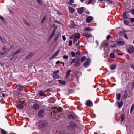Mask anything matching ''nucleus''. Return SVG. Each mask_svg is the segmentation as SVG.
I'll return each instance as SVG.
<instances>
[{
	"mask_svg": "<svg viewBox=\"0 0 134 134\" xmlns=\"http://www.w3.org/2000/svg\"><path fill=\"white\" fill-rule=\"evenodd\" d=\"M53 78L54 79H56L57 78H59V75L55 74H53Z\"/></svg>",
	"mask_w": 134,
	"mask_h": 134,
	"instance_id": "393cba45",
	"label": "nucleus"
},
{
	"mask_svg": "<svg viewBox=\"0 0 134 134\" xmlns=\"http://www.w3.org/2000/svg\"><path fill=\"white\" fill-rule=\"evenodd\" d=\"M23 103L21 102L20 104H18L16 105V107L18 108L22 109L24 108L23 105Z\"/></svg>",
	"mask_w": 134,
	"mask_h": 134,
	"instance_id": "f3484780",
	"label": "nucleus"
},
{
	"mask_svg": "<svg viewBox=\"0 0 134 134\" xmlns=\"http://www.w3.org/2000/svg\"><path fill=\"white\" fill-rule=\"evenodd\" d=\"M1 40L2 42L3 43H6L5 40L3 38H2V39H1Z\"/></svg>",
	"mask_w": 134,
	"mask_h": 134,
	"instance_id": "de8ad7c7",
	"label": "nucleus"
},
{
	"mask_svg": "<svg viewBox=\"0 0 134 134\" xmlns=\"http://www.w3.org/2000/svg\"><path fill=\"white\" fill-rule=\"evenodd\" d=\"M76 59L75 58H73L72 59V61L70 62L71 65H72L76 61Z\"/></svg>",
	"mask_w": 134,
	"mask_h": 134,
	"instance_id": "e433bc0d",
	"label": "nucleus"
},
{
	"mask_svg": "<svg viewBox=\"0 0 134 134\" xmlns=\"http://www.w3.org/2000/svg\"><path fill=\"white\" fill-rule=\"evenodd\" d=\"M121 122L123 121L124 120L123 115H121Z\"/></svg>",
	"mask_w": 134,
	"mask_h": 134,
	"instance_id": "c03bdc74",
	"label": "nucleus"
},
{
	"mask_svg": "<svg viewBox=\"0 0 134 134\" xmlns=\"http://www.w3.org/2000/svg\"><path fill=\"white\" fill-rule=\"evenodd\" d=\"M108 2L110 3L113 4L115 2V0H107Z\"/></svg>",
	"mask_w": 134,
	"mask_h": 134,
	"instance_id": "bb28decb",
	"label": "nucleus"
},
{
	"mask_svg": "<svg viewBox=\"0 0 134 134\" xmlns=\"http://www.w3.org/2000/svg\"><path fill=\"white\" fill-rule=\"evenodd\" d=\"M92 30V29L90 27H86L84 29V31H91Z\"/></svg>",
	"mask_w": 134,
	"mask_h": 134,
	"instance_id": "c85d7f7f",
	"label": "nucleus"
},
{
	"mask_svg": "<svg viewBox=\"0 0 134 134\" xmlns=\"http://www.w3.org/2000/svg\"><path fill=\"white\" fill-rule=\"evenodd\" d=\"M68 117L69 119H71L72 118V119H74V117L72 115H68Z\"/></svg>",
	"mask_w": 134,
	"mask_h": 134,
	"instance_id": "c9c22d12",
	"label": "nucleus"
},
{
	"mask_svg": "<svg viewBox=\"0 0 134 134\" xmlns=\"http://www.w3.org/2000/svg\"><path fill=\"white\" fill-rule=\"evenodd\" d=\"M69 12L71 13H74L75 11V9L71 7H69Z\"/></svg>",
	"mask_w": 134,
	"mask_h": 134,
	"instance_id": "6ab92c4d",
	"label": "nucleus"
},
{
	"mask_svg": "<svg viewBox=\"0 0 134 134\" xmlns=\"http://www.w3.org/2000/svg\"><path fill=\"white\" fill-rule=\"evenodd\" d=\"M69 46H71L72 45V41L71 40H70L69 41Z\"/></svg>",
	"mask_w": 134,
	"mask_h": 134,
	"instance_id": "3c124183",
	"label": "nucleus"
},
{
	"mask_svg": "<svg viewBox=\"0 0 134 134\" xmlns=\"http://www.w3.org/2000/svg\"><path fill=\"white\" fill-rule=\"evenodd\" d=\"M59 70H57L54 71L53 72V74H57L59 72Z\"/></svg>",
	"mask_w": 134,
	"mask_h": 134,
	"instance_id": "09e8293b",
	"label": "nucleus"
},
{
	"mask_svg": "<svg viewBox=\"0 0 134 134\" xmlns=\"http://www.w3.org/2000/svg\"><path fill=\"white\" fill-rule=\"evenodd\" d=\"M116 65L113 64L110 66L111 69V70H113L115 69Z\"/></svg>",
	"mask_w": 134,
	"mask_h": 134,
	"instance_id": "cd10ccee",
	"label": "nucleus"
},
{
	"mask_svg": "<svg viewBox=\"0 0 134 134\" xmlns=\"http://www.w3.org/2000/svg\"><path fill=\"white\" fill-rule=\"evenodd\" d=\"M48 124V122L45 120L40 121L38 123V126L41 128H43L46 127Z\"/></svg>",
	"mask_w": 134,
	"mask_h": 134,
	"instance_id": "f257e3e1",
	"label": "nucleus"
},
{
	"mask_svg": "<svg viewBox=\"0 0 134 134\" xmlns=\"http://www.w3.org/2000/svg\"><path fill=\"white\" fill-rule=\"evenodd\" d=\"M93 18L91 16L87 17L86 19V20L88 23L91 22L93 20Z\"/></svg>",
	"mask_w": 134,
	"mask_h": 134,
	"instance_id": "6e6552de",
	"label": "nucleus"
},
{
	"mask_svg": "<svg viewBox=\"0 0 134 134\" xmlns=\"http://www.w3.org/2000/svg\"><path fill=\"white\" fill-rule=\"evenodd\" d=\"M59 83L63 85H65L66 83V81L64 80H59Z\"/></svg>",
	"mask_w": 134,
	"mask_h": 134,
	"instance_id": "a878e982",
	"label": "nucleus"
},
{
	"mask_svg": "<svg viewBox=\"0 0 134 134\" xmlns=\"http://www.w3.org/2000/svg\"><path fill=\"white\" fill-rule=\"evenodd\" d=\"M110 56L111 58H115V54L112 53L110 54Z\"/></svg>",
	"mask_w": 134,
	"mask_h": 134,
	"instance_id": "c756f323",
	"label": "nucleus"
},
{
	"mask_svg": "<svg viewBox=\"0 0 134 134\" xmlns=\"http://www.w3.org/2000/svg\"><path fill=\"white\" fill-rule=\"evenodd\" d=\"M112 37L111 36L109 35H108L107 37V39L108 40H109L110 38Z\"/></svg>",
	"mask_w": 134,
	"mask_h": 134,
	"instance_id": "49530a36",
	"label": "nucleus"
},
{
	"mask_svg": "<svg viewBox=\"0 0 134 134\" xmlns=\"http://www.w3.org/2000/svg\"><path fill=\"white\" fill-rule=\"evenodd\" d=\"M124 23L125 25H128L129 24V21L126 20H124Z\"/></svg>",
	"mask_w": 134,
	"mask_h": 134,
	"instance_id": "58836bf2",
	"label": "nucleus"
},
{
	"mask_svg": "<svg viewBox=\"0 0 134 134\" xmlns=\"http://www.w3.org/2000/svg\"><path fill=\"white\" fill-rule=\"evenodd\" d=\"M121 97V95L119 93L116 95V98L118 100H119L120 99V97Z\"/></svg>",
	"mask_w": 134,
	"mask_h": 134,
	"instance_id": "2f4dec72",
	"label": "nucleus"
},
{
	"mask_svg": "<svg viewBox=\"0 0 134 134\" xmlns=\"http://www.w3.org/2000/svg\"><path fill=\"white\" fill-rule=\"evenodd\" d=\"M130 19H131V21L132 23L134 22V18H130Z\"/></svg>",
	"mask_w": 134,
	"mask_h": 134,
	"instance_id": "603ef678",
	"label": "nucleus"
},
{
	"mask_svg": "<svg viewBox=\"0 0 134 134\" xmlns=\"http://www.w3.org/2000/svg\"><path fill=\"white\" fill-rule=\"evenodd\" d=\"M86 59V57L83 56L81 58V61L82 62H83L85 61V60Z\"/></svg>",
	"mask_w": 134,
	"mask_h": 134,
	"instance_id": "4c0bfd02",
	"label": "nucleus"
},
{
	"mask_svg": "<svg viewBox=\"0 0 134 134\" xmlns=\"http://www.w3.org/2000/svg\"><path fill=\"white\" fill-rule=\"evenodd\" d=\"M72 39H73V40L74 41L73 43L74 44H75V43L77 41V38H73Z\"/></svg>",
	"mask_w": 134,
	"mask_h": 134,
	"instance_id": "ea45409f",
	"label": "nucleus"
},
{
	"mask_svg": "<svg viewBox=\"0 0 134 134\" xmlns=\"http://www.w3.org/2000/svg\"><path fill=\"white\" fill-rule=\"evenodd\" d=\"M134 109V105L133 104L131 108V112H132Z\"/></svg>",
	"mask_w": 134,
	"mask_h": 134,
	"instance_id": "a19ab883",
	"label": "nucleus"
},
{
	"mask_svg": "<svg viewBox=\"0 0 134 134\" xmlns=\"http://www.w3.org/2000/svg\"><path fill=\"white\" fill-rule=\"evenodd\" d=\"M63 59H67L68 58V56L66 55H64L63 56Z\"/></svg>",
	"mask_w": 134,
	"mask_h": 134,
	"instance_id": "a18cd8bd",
	"label": "nucleus"
},
{
	"mask_svg": "<svg viewBox=\"0 0 134 134\" xmlns=\"http://www.w3.org/2000/svg\"><path fill=\"white\" fill-rule=\"evenodd\" d=\"M44 111L43 110H40L38 113V116L39 117H42L43 116Z\"/></svg>",
	"mask_w": 134,
	"mask_h": 134,
	"instance_id": "ddd939ff",
	"label": "nucleus"
},
{
	"mask_svg": "<svg viewBox=\"0 0 134 134\" xmlns=\"http://www.w3.org/2000/svg\"><path fill=\"white\" fill-rule=\"evenodd\" d=\"M33 66V64H32V63H30V64H29L28 65V66L29 67H31L32 66Z\"/></svg>",
	"mask_w": 134,
	"mask_h": 134,
	"instance_id": "0e129e2a",
	"label": "nucleus"
},
{
	"mask_svg": "<svg viewBox=\"0 0 134 134\" xmlns=\"http://www.w3.org/2000/svg\"><path fill=\"white\" fill-rule=\"evenodd\" d=\"M18 90L19 91H23V90L24 86L20 85H19L18 86Z\"/></svg>",
	"mask_w": 134,
	"mask_h": 134,
	"instance_id": "4be33fe9",
	"label": "nucleus"
},
{
	"mask_svg": "<svg viewBox=\"0 0 134 134\" xmlns=\"http://www.w3.org/2000/svg\"><path fill=\"white\" fill-rule=\"evenodd\" d=\"M127 13L126 12H124L123 15V17L125 19H127L129 18L127 16Z\"/></svg>",
	"mask_w": 134,
	"mask_h": 134,
	"instance_id": "5701e85b",
	"label": "nucleus"
},
{
	"mask_svg": "<svg viewBox=\"0 0 134 134\" xmlns=\"http://www.w3.org/2000/svg\"><path fill=\"white\" fill-rule=\"evenodd\" d=\"M1 133L2 134H6L7 133L6 131L4 129H1Z\"/></svg>",
	"mask_w": 134,
	"mask_h": 134,
	"instance_id": "7c9ffc66",
	"label": "nucleus"
},
{
	"mask_svg": "<svg viewBox=\"0 0 134 134\" xmlns=\"http://www.w3.org/2000/svg\"><path fill=\"white\" fill-rule=\"evenodd\" d=\"M60 51V49H59L52 56L51 58L52 59H53L58 54Z\"/></svg>",
	"mask_w": 134,
	"mask_h": 134,
	"instance_id": "a211bd4d",
	"label": "nucleus"
},
{
	"mask_svg": "<svg viewBox=\"0 0 134 134\" xmlns=\"http://www.w3.org/2000/svg\"><path fill=\"white\" fill-rule=\"evenodd\" d=\"M10 49H11V48H10V49L9 50H8V51H5V52H4V53H0V54H0V55H3L5 53H7V52L8 51H9L10 50Z\"/></svg>",
	"mask_w": 134,
	"mask_h": 134,
	"instance_id": "5fc2aeb1",
	"label": "nucleus"
},
{
	"mask_svg": "<svg viewBox=\"0 0 134 134\" xmlns=\"http://www.w3.org/2000/svg\"><path fill=\"white\" fill-rule=\"evenodd\" d=\"M117 43L121 45H124L125 43V42L123 40L118 41L117 42Z\"/></svg>",
	"mask_w": 134,
	"mask_h": 134,
	"instance_id": "412c9836",
	"label": "nucleus"
},
{
	"mask_svg": "<svg viewBox=\"0 0 134 134\" xmlns=\"http://www.w3.org/2000/svg\"><path fill=\"white\" fill-rule=\"evenodd\" d=\"M39 94L41 96H44L45 95L44 92L42 91H40L39 92Z\"/></svg>",
	"mask_w": 134,
	"mask_h": 134,
	"instance_id": "f704fd0d",
	"label": "nucleus"
},
{
	"mask_svg": "<svg viewBox=\"0 0 134 134\" xmlns=\"http://www.w3.org/2000/svg\"><path fill=\"white\" fill-rule=\"evenodd\" d=\"M80 37V35L79 34L75 33L72 36L70 37V38L72 39L73 38L79 39Z\"/></svg>",
	"mask_w": 134,
	"mask_h": 134,
	"instance_id": "20e7f679",
	"label": "nucleus"
},
{
	"mask_svg": "<svg viewBox=\"0 0 134 134\" xmlns=\"http://www.w3.org/2000/svg\"><path fill=\"white\" fill-rule=\"evenodd\" d=\"M20 52V50L19 49H18L16 51H15V52L13 53L12 54V55H14L16 54H17L19 52Z\"/></svg>",
	"mask_w": 134,
	"mask_h": 134,
	"instance_id": "72a5a7b5",
	"label": "nucleus"
},
{
	"mask_svg": "<svg viewBox=\"0 0 134 134\" xmlns=\"http://www.w3.org/2000/svg\"><path fill=\"white\" fill-rule=\"evenodd\" d=\"M33 108L34 110H37L39 109V106L38 104H35L33 106Z\"/></svg>",
	"mask_w": 134,
	"mask_h": 134,
	"instance_id": "2eb2a0df",
	"label": "nucleus"
},
{
	"mask_svg": "<svg viewBox=\"0 0 134 134\" xmlns=\"http://www.w3.org/2000/svg\"><path fill=\"white\" fill-rule=\"evenodd\" d=\"M80 65V62L79 59H77L74 63L73 66L75 67H78Z\"/></svg>",
	"mask_w": 134,
	"mask_h": 134,
	"instance_id": "423d86ee",
	"label": "nucleus"
},
{
	"mask_svg": "<svg viewBox=\"0 0 134 134\" xmlns=\"http://www.w3.org/2000/svg\"><path fill=\"white\" fill-rule=\"evenodd\" d=\"M123 102L122 101H120L119 102L118 104V106L119 108L121 107L123 105Z\"/></svg>",
	"mask_w": 134,
	"mask_h": 134,
	"instance_id": "b1692460",
	"label": "nucleus"
},
{
	"mask_svg": "<svg viewBox=\"0 0 134 134\" xmlns=\"http://www.w3.org/2000/svg\"><path fill=\"white\" fill-rule=\"evenodd\" d=\"M131 93L129 90H126L125 92L124 93L123 95V97L125 99L129 98L130 97Z\"/></svg>",
	"mask_w": 134,
	"mask_h": 134,
	"instance_id": "7ed1b4c3",
	"label": "nucleus"
},
{
	"mask_svg": "<svg viewBox=\"0 0 134 134\" xmlns=\"http://www.w3.org/2000/svg\"><path fill=\"white\" fill-rule=\"evenodd\" d=\"M46 17L45 16L44 18L41 21V23H43L44 21L46 20Z\"/></svg>",
	"mask_w": 134,
	"mask_h": 134,
	"instance_id": "8fccbe9b",
	"label": "nucleus"
},
{
	"mask_svg": "<svg viewBox=\"0 0 134 134\" xmlns=\"http://www.w3.org/2000/svg\"><path fill=\"white\" fill-rule=\"evenodd\" d=\"M52 109L54 110L53 111L54 113H55L57 111L59 112H60L62 110V108L60 107L57 108L56 107H55L54 108L52 107Z\"/></svg>",
	"mask_w": 134,
	"mask_h": 134,
	"instance_id": "39448f33",
	"label": "nucleus"
},
{
	"mask_svg": "<svg viewBox=\"0 0 134 134\" xmlns=\"http://www.w3.org/2000/svg\"><path fill=\"white\" fill-rule=\"evenodd\" d=\"M131 10V13L133 14L134 15V9H132Z\"/></svg>",
	"mask_w": 134,
	"mask_h": 134,
	"instance_id": "bf43d9fd",
	"label": "nucleus"
},
{
	"mask_svg": "<svg viewBox=\"0 0 134 134\" xmlns=\"http://www.w3.org/2000/svg\"><path fill=\"white\" fill-rule=\"evenodd\" d=\"M116 45H117V44H114L113 45H111V47L112 48L115 47L116 46Z\"/></svg>",
	"mask_w": 134,
	"mask_h": 134,
	"instance_id": "4d7b16f0",
	"label": "nucleus"
},
{
	"mask_svg": "<svg viewBox=\"0 0 134 134\" xmlns=\"http://www.w3.org/2000/svg\"><path fill=\"white\" fill-rule=\"evenodd\" d=\"M70 125L68 127V129L69 130H73L78 127V125L74 122H70Z\"/></svg>",
	"mask_w": 134,
	"mask_h": 134,
	"instance_id": "f03ea898",
	"label": "nucleus"
},
{
	"mask_svg": "<svg viewBox=\"0 0 134 134\" xmlns=\"http://www.w3.org/2000/svg\"><path fill=\"white\" fill-rule=\"evenodd\" d=\"M71 72V70H69L68 71L66 72L67 75L66 76V78H67L69 76Z\"/></svg>",
	"mask_w": 134,
	"mask_h": 134,
	"instance_id": "473e14b6",
	"label": "nucleus"
},
{
	"mask_svg": "<svg viewBox=\"0 0 134 134\" xmlns=\"http://www.w3.org/2000/svg\"><path fill=\"white\" fill-rule=\"evenodd\" d=\"M84 11V8L83 7L80 8L77 10L78 12L80 14H82Z\"/></svg>",
	"mask_w": 134,
	"mask_h": 134,
	"instance_id": "aec40b11",
	"label": "nucleus"
},
{
	"mask_svg": "<svg viewBox=\"0 0 134 134\" xmlns=\"http://www.w3.org/2000/svg\"><path fill=\"white\" fill-rule=\"evenodd\" d=\"M34 53L33 52H30L26 57V59H28L31 58L34 55Z\"/></svg>",
	"mask_w": 134,
	"mask_h": 134,
	"instance_id": "f8f14e48",
	"label": "nucleus"
},
{
	"mask_svg": "<svg viewBox=\"0 0 134 134\" xmlns=\"http://www.w3.org/2000/svg\"><path fill=\"white\" fill-rule=\"evenodd\" d=\"M62 38L64 41H65L66 40V38L65 35H63L62 36Z\"/></svg>",
	"mask_w": 134,
	"mask_h": 134,
	"instance_id": "13d9d810",
	"label": "nucleus"
},
{
	"mask_svg": "<svg viewBox=\"0 0 134 134\" xmlns=\"http://www.w3.org/2000/svg\"><path fill=\"white\" fill-rule=\"evenodd\" d=\"M124 37L126 39H128V38L127 37V34H125L124 35Z\"/></svg>",
	"mask_w": 134,
	"mask_h": 134,
	"instance_id": "680f3d73",
	"label": "nucleus"
},
{
	"mask_svg": "<svg viewBox=\"0 0 134 134\" xmlns=\"http://www.w3.org/2000/svg\"><path fill=\"white\" fill-rule=\"evenodd\" d=\"M0 19H1L2 21H3L4 20V19L3 17L0 15Z\"/></svg>",
	"mask_w": 134,
	"mask_h": 134,
	"instance_id": "052dcab7",
	"label": "nucleus"
},
{
	"mask_svg": "<svg viewBox=\"0 0 134 134\" xmlns=\"http://www.w3.org/2000/svg\"><path fill=\"white\" fill-rule=\"evenodd\" d=\"M128 51L129 53H132L134 51V48L131 46L129 47L128 49Z\"/></svg>",
	"mask_w": 134,
	"mask_h": 134,
	"instance_id": "1a4fd4ad",
	"label": "nucleus"
},
{
	"mask_svg": "<svg viewBox=\"0 0 134 134\" xmlns=\"http://www.w3.org/2000/svg\"><path fill=\"white\" fill-rule=\"evenodd\" d=\"M37 2L38 3L41 4V2L40 0H37Z\"/></svg>",
	"mask_w": 134,
	"mask_h": 134,
	"instance_id": "69168bd1",
	"label": "nucleus"
},
{
	"mask_svg": "<svg viewBox=\"0 0 134 134\" xmlns=\"http://www.w3.org/2000/svg\"><path fill=\"white\" fill-rule=\"evenodd\" d=\"M24 23L28 26H30V24L27 22L26 21L24 20Z\"/></svg>",
	"mask_w": 134,
	"mask_h": 134,
	"instance_id": "37998d69",
	"label": "nucleus"
},
{
	"mask_svg": "<svg viewBox=\"0 0 134 134\" xmlns=\"http://www.w3.org/2000/svg\"><path fill=\"white\" fill-rule=\"evenodd\" d=\"M86 105L87 106L89 107H91L93 106L92 102L90 100L87 101L86 103Z\"/></svg>",
	"mask_w": 134,
	"mask_h": 134,
	"instance_id": "4468645a",
	"label": "nucleus"
},
{
	"mask_svg": "<svg viewBox=\"0 0 134 134\" xmlns=\"http://www.w3.org/2000/svg\"><path fill=\"white\" fill-rule=\"evenodd\" d=\"M71 54L72 56V57H74L75 56V53L74 52H71Z\"/></svg>",
	"mask_w": 134,
	"mask_h": 134,
	"instance_id": "79ce46f5",
	"label": "nucleus"
},
{
	"mask_svg": "<svg viewBox=\"0 0 134 134\" xmlns=\"http://www.w3.org/2000/svg\"><path fill=\"white\" fill-rule=\"evenodd\" d=\"M76 26V25L74 22L73 21H71L69 27L71 28H73L75 27Z\"/></svg>",
	"mask_w": 134,
	"mask_h": 134,
	"instance_id": "9b49d317",
	"label": "nucleus"
},
{
	"mask_svg": "<svg viewBox=\"0 0 134 134\" xmlns=\"http://www.w3.org/2000/svg\"><path fill=\"white\" fill-rule=\"evenodd\" d=\"M62 62H60L59 61H58L57 62H56V63L57 64H59L60 63H62Z\"/></svg>",
	"mask_w": 134,
	"mask_h": 134,
	"instance_id": "e2e57ef3",
	"label": "nucleus"
},
{
	"mask_svg": "<svg viewBox=\"0 0 134 134\" xmlns=\"http://www.w3.org/2000/svg\"><path fill=\"white\" fill-rule=\"evenodd\" d=\"M53 100L54 101L53 102H52V103H54V99L53 98H51V99H50L49 100Z\"/></svg>",
	"mask_w": 134,
	"mask_h": 134,
	"instance_id": "338daca9",
	"label": "nucleus"
},
{
	"mask_svg": "<svg viewBox=\"0 0 134 134\" xmlns=\"http://www.w3.org/2000/svg\"><path fill=\"white\" fill-rule=\"evenodd\" d=\"M75 54L77 55H80V53L79 52H76Z\"/></svg>",
	"mask_w": 134,
	"mask_h": 134,
	"instance_id": "6e6d98bb",
	"label": "nucleus"
},
{
	"mask_svg": "<svg viewBox=\"0 0 134 134\" xmlns=\"http://www.w3.org/2000/svg\"><path fill=\"white\" fill-rule=\"evenodd\" d=\"M89 0V2L87 3L88 4H91L92 3V2H93L92 0Z\"/></svg>",
	"mask_w": 134,
	"mask_h": 134,
	"instance_id": "864d4df0",
	"label": "nucleus"
},
{
	"mask_svg": "<svg viewBox=\"0 0 134 134\" xmlns=\"http://www.w3.org/2000/svg\"><path fill=\"white\" fill-rule=\"evenodd\" d=\"M55 31H56V29H55L53 30V32L52 33V34L51 35V36H50V37H49V41L51 40V39L52 38V37L54 35Z\"/></svg>",
	"mask_w": 134,
	"mask_h": 134,
	"instance_id": "dca6fc26",
	"label": "nucleus"
},
{
	"mask_svg": "<svg viewBox=\"0 0 134 134\" xmlns=\"http://www.w3.org/2000/svg\"><path fill=\"white\" fill-rule=\"evenodd\" d=\"M90 62V59L89 58H87L86 62L84 63V66L85 67H87L89 65Z\"/></svg>",
	"mask_w": 134,
	"mask_h": 134,
	"instance_id": "0eeeda50",
	"label": "nucleus"
},
{
	"mask_svg": "<svg viewBox=\"0 0 134 134\" xmlns=\"http://www.w3.org/2000/svg\"><path fill=\"white\" fill-rule=\"evenodd\" d=\"M83 36L87 38L92 37V36L91 35V34H89L87 33H84L83 34Z\"/></svg>",
	"mask_w": 134,
	"mask_h": 134,
	"instance_id": "9d476101",
	"label": "nucleus"
},
{
	"mask_svg": "<svg viewBox=\"0 0 134 134\" xmlns=\"http://www.w3.org/2000/svg\"><path fill=\"white\" fill-rule=\"evenodd\" d=\"M131 68L134 69V65L133 64H132L131 66Z\"/></svg>",
	"mask_w": 134,
	"mask_h": 134,
	"instance_id": "774afa93",
	"label": "nucleus"
}]
</instances>
